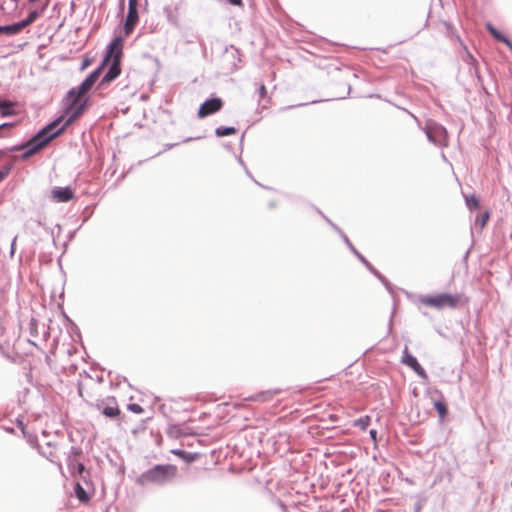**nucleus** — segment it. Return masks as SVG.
<instances>
[{"mask_svg": "<svg viewBox=\"0 0 512 512\" xmlns=\"http://www.w3.org/2000/svg\"><path fill=\"white\" fill-rule=\"evenodd\" d=\"M82 97H77L76 89H71L67 95V107L65 109V122L62 124L64 120V116H61L48 124L42 130H40L33 138H31L24 147L27 148V151L24 154V157H28L36 153L45 147L52 139L60 135L65 128L70 125L73 121H75L78 117H80L86 107V101H81Z\"/></svg>", "mask_w": 512, "mask_h": 512, "instance_id": "f257e3e1", "label": "nucleus"}, {"mask_svg": "<svg viewBox=\"0 0 512 512\" xmlns=\"http://www.w3.org/2000/svg\"><path fill=\"white\" fill-rule=\"evenodd\" d=\"M122 39L116 37L109 44L106 56L100 66L102 68L111 60L110 67L101 80V85L116 79L121 73Z\"/></svg>", "mask_w": 512, "mask_h": 512, "instance_id": "f03ea898", "label": "nucleus"}, {"mask_svg": "<svg viewBox=\"0 0 512 512\" xmlns=\"http://www.w3.org/2000/svg\"><path fill=\"white\" fill-rule=\"evenodd\" d=\"M461 301L460 295H452L449 293H439L436 295H421L419 302L427 307H433L438 310L444 308L455 309Z\"/></svg>", "mask_w": 512, "mask_h": 512, "instance_id": "7ed1b4c3", "label": "nucleus"}, {"mask_svg": "<svg viewBox=\"0 0 512 512\" xmlns=\"http://www.w3.org/2000/svg\"><path fill=\"white\" fill-rule=\"evenodd\" d=\"M81 456V451L72 447L67 458V466L72 477L86 479L88 477V472L85 470L84 464L81 462Z\"/></svg>", "mask_w": 512, "mask_h": 512, "instance_id": "20e7f679", "label": "nucleus"}, {"mask_svg": "<svg viewBox=\"0 0 512 512\" xmlns=\"http://www.w3.org/2000/svg\"><path fill=\"white\" fill-rule=\"evenodd\" d=\"M176 467L173 465H157L146 474V480H168L175 477Z\"/></svg>", "mask_w": 512, "mask_h": 512, "instance_id": "39448f33", "label": "nucleus"}, {"mask_svg": "<svg viewBox=\"0 0 512 512\" xmlns=\"http://www.w3.org/2000/svg\"><path fill=\"white\" fill-rule=\"evenodd\" d=\"M426 135H427V138L435 144H439V145L446 144L447 131L441 125H438L435 123L427 125Z\"/></svg>", "mask_w": 512, "mask_h": 512, "instance_id": "423d86ee", "label": "nucleus"}, {"mask_svg": "<svg viewBox=\"0 0 512 512\" xmlns=\"http://www.w3.org/2000/svg\"><path fill=\"white\" fill-rule=\"evenodd\" d=\"M223 101L220 98L207 99L198 110V117L205 118L221 110Z\"/></svg>", "mask_w": 512, "mask_h": 512, "instance_id": "0eeeda50", "label": "nucleus"}, {"mask_svg": "<svg viewBox=\"0 0 512 512\" xmlns=\"http://www.w3.org/2000/svg\"><path fill=\"white\" fill-rule=\"evenodd\" d=\"M102 73V66L90 73L86 79L76 89L77 97H82L88 90L95 84L100 74Z\"/></svg>", "mask_w": 512, "mask_h": 512, "instance_id": "6e6552de", "label": "nucleus"}, {"mask_svg": "<svg viewBox=\"0 0 512 512\" xmlns=\"http://www.w3.org/2000/svg\"><path fill=\"white\" fill-rule=\"evenodd\" d=\"M51 193L56 202H68L74 197V191L70 187H56Z\"/></svg>", "mask_w": 512, "mask_h": 512, "instance_id": "1a4fd4ad", "label": "nucleus"}, {"mask_svg": "<svg viewBox=\"0 0 512 512\" xmlns=\"http://www.w3.org/2000/svg\"><path fill=\"white\" fill-rule=\"evenodd\" d=\"M138 11L137 8H128V13L124 25V31L126 35H129L138 23Z\"/></svg>", "mask_w": 512, "mask_h": 512, "instance_id": "9d476101", "label": "nucleus"}, {"mask_svg": "<svg viewBox=\"0 0 512 512\" xmlns=\"http://www.w3.org/2000/svg\"><path fill=\"white\" fill-rule=\"evenodd\" d=\"M108 402L111 403L105 406L102 410V413L109 418H115L120 414V409L114 398L108 399Z\"/></svg>", "mask_w": 512, "mask_h": 512, "instance_id": "9b49d317", "label": "nucleus"}, {"mask_svg": "<svg viewBox=\"0 0 512 512\" xmlns=\"http://www.w3.org/2000/svg\"><path fill=\"white\" fill-rule=\"evenodd\" d=\"M486 28L496 40L505 43L512 51V42L507 37L500 33L492 24L488 23Z\"/></svg>", "mask_w": 512, "mask_h": 512, "instance_id": "f8f14e48", "label": "nucleus"}, {"mask_svg": "<svg viewBox=\"0 0 512 512\" xmlns=\"http://www.w3.org/2000/svg\"><path fill=\"white\" fill-rule=\"evenodd\" d=\"M38 17H39V12L37 10L31 11L24 20L16 23L18 31L20 32L27 26L34 23Z\"/></svg>", "mask_w": 512, "mask_h": 512, "instance_id": "ddd939ff", "label": "nucleus"}, {"mask_svg": "<svg viewBox=\"0 0 512 512\" xmlns=\"http://www.w3.org/2000/svg\"><path fill=\"white\" fill-rule=\"evenodd\" d=\"M402 363H404L405 365H407L408 367H410L411 369L414 367V366H417L419 363L417 361V359L411 355L408 351V348L406 347L403 351V356H402Z\"/></svg>", "mask_w": 512, "mask_h": 512, "instance_id": "4468645a", "label": "nucleus"}, {"mask_svg": "<svg viewBox=\"0 0 512 512\" xmlns=\"http://www.w3.org/2000/svg\"><path fill=\"white\" fill-rule=\"evenodd\" d=\"M74 491H75V494L77 496V498L81 501V502H88L90 497L88 495V493L86 492V490L80 485L79 482H76L75 484V487H74Z\"/></svg>", "mask_w": 512, "mask_h": 512, "instance_id": "2eb2a0df", "label": "nucleus"}, {"mask_svg": "<svg viewBox=\"0 0 512 512\" xmlns=\"http://www.w3.org/2000/svg\"><path fill=\"white\" fill-rule=\"evenodd\" d=\"M464 199L469 210L478 209L480 207L479 200L474 194L464 195Z\"/></svg>", "mask_w": 512, "mask_h": 512, "instance_id": "dca6fc26", "label": "nucleus"}, {"mask_svg": "<svg viewBox=\"0 0 512 512\" xmlns=\"http://www.w3.org/2000/svg\"><path fill=\"white\" fill-rule=\"evenodd\" d=\"M236 132H237L236 128H234V127H224V126L217 127L216 130H215V134L218 137H224V136L233 135Z\"/></svg>", "mask_w": 512, "mask_h": 512, "instance_id": "f3484780", "label": "nucleus"}, {"mask_svg": "<svg viewBox=\"0 0 512 512\" xmlns=\"http://www.w3.org/2000/svg\"><path fill=\"white\" fill-rule=\"evenodd\" d=\"M173 454L179 456L180 458L184 459L186 462H192L196 459V454L188 453L184 450L175 449L171 451Z\"/></svg>", "mask_w": 512, "mask_h": 512, "instance_id": "a211bd4d", "label": "nucleus"}, {"mask_svg": "<svg viewBox=\"0 0 512 512\" xmlns=\"http://www.w3.org/2000/svg\"><path fill=\"white\" fill-rule=\"evenodd\" d=\"M489 218H490V212L489 211H485L484 213H482L480 216H478L475 220V225L476 226H479L480 229H483L487 222L489 221Z\"/></svg>", "mask_w": 512, "mask_h": 512, "instance_id": "6ab92c4d", "label": "nucleus"}, {"mask_svg": "<svg viewBox=\"0 0 512 512\" xmlns=\"http://www.w3.org/2000/svg\"><path fill=\"white\" fill-rule=\"evenodd\" d=\"M275 393H276V391L275 392H272V391L260 392L257 395H255L254 397H252V400L266 402V401L271 400Z\"/></svg>", "mask_w": 512, "mask_h": 512, "instance_id": "aec40b11", "label": "nucleus"}, {"mask_svg": "<svg viewBox=\"0 0 512 512\" xmlns=\"http://www.w3.org/2000/svg\"><path fill=\"white\" fill-rule=\"evenodd\" d=\"M370 422H371L370 416L366 415L364 417L356 419L354 421V426L359 427L361 430L365 431L367 429V427L369 426Z\"/></svg>", "mask_w": 512, "mask_h": 512, "instance_id": "412c9836", "label": "nucleus"}, {"mask_svg": "<svg viewBox=\"0 0 512 512\" xmlns=\"http://www.w3.org/2000/svg\"><path fill=\"white\" fill-rule=\"evenodd\" d=\"M18 33L19 31L16 23L11 25L0 26V34L15 35Z\"/></svg>", "mask_w": 512, "mask_h": 512, "instance_id": "4be33fe9", "label": "nucleus"}, {"mask_svg": "<svg viewBox=\"0 0 512 512\" xmlns=\"http://www.w3.org/2000/svg\"><path fill=\"white\" fill-rule=\"evenodd\" d=\"M434 408L437 410L439 417L444 419L448 412L446 404L442 401H436L434 402Z\"/></svg>", "mask_w": 512, "mask_h": 512, "instance_id": "5701e85b", "label": "nucleus"}, {"mask_svg": "<svg viewBox=\"0 0 512 512\" xmlns=\"http://www.w3.org/2000/svg\"><path fill=\"white\" fill-rule=\"evenodd\" d=\"M0 113L2 116H9L13 113L12 104L7 101H0Z\"/></svg>", "mask_w": 512, "mask_h": 512, "instance_id": "b1692460", "label": "nucleus"}, {"mask_svg": "<svg viewBox=\"0 0 512 512\" xmlns=\"http://www.w3.org/2000/svg\"><path fill=\"white\" fill-rule=\"evenodd\" d=\"M412 370H413V371H414L418 376H420L422 379H425V380H426V379H428V375H427L426 371L424 370V368H423L420 364H418L417 366H414V367L412 368Z\"/></svg>", "mask_w": 512, "mask_h": 512, "instance_id": "393cba45", "label": "nucleus"}, {"mask_svg": "<svg viewBox=\"0 0 512 512\" xmlns=\"http://www.w3.org/2000/svg\"><path fill=\"white\" fill-rule=\"evenodd\" d=\"M412 370H413V371H414L418 376H420L422 379H425V380H426V379H428V375H427L426 371L424 370V368H423L420 364H418L417 366H414V367L412 368Z\"/></svg>", "mask_w": 512, "mask_h": 512, "instance_id": "a878e982", "label": "nucleus"}, {"mask_svg": "<svg viewBox=\"0 0 512 512\" xmlns=\"http://www.w3.org/2000/svg\"><path fill=\"white\" fill-rule=\"evenodd\" d=\"M12 165H6L0 169V183L9 175Z\"/></svg>", "mask_w": 512, "mask_h": 512, "instance_id": "bb28decb", "label": "nucleus"}, {"mask_svg": "<svg viewBox=\"0 0 512 512\" xmlns=\"http://www.w3.org/2000/svg\"><path fill=\"white\" fill-rule=\"evenodd\" d=\"M128 409L136 414H142L144 412L143 407L137 403H130Z\"/></svg>", "mask_w": 512, "mask_h": 512, "instance_id": "cd10ccee", "label": "nucleus"}, {"mask_svg": "<svg viewBox=\"0 0 512 512\" xmlns=\"http://www.w3.org/2000/svg\"><path fill=\"white\" fill-rule=\"evenodd\" d=\"M43 454L46 455L52 462H55L56 459L58 458V456H57V449L55 450V452H52V451L45 452V451H43Z\"/></svg>", "mask_w": 512, "mask_h": 512, "instance_id": "c85d7f7f", "label": "nucleus"}, {"mask_svg": "<svg viewBox=\"0 0 512 512\" xmlns=\"http://www.w3.org/2000/svg\"><path fill=\"white\" fill-rule=\"evenodd\" d=\"M258 94H259V98L260 99H263L266 97L267 95V90H266V87L264 84H261L259 89H258Z\"/></svg>", "mask_w": 512, "mask_h": 512, "instance_id": "c756f323", "label": "nucleus"}, {"mask_svg": "<svg viewBox=\"0 0 512 512\" xmlns=\"http://www.w3.org/2000/svg\"><path fill=\"white\" fill-rule=\"evenodd\" d=\"M346 242H347V244L349 245V247H350V248L355 252V254H357V256L359 257V259H360L362 262H364L365 264H368V263H367V261L365 260V258H364L362 255H360L359 253H357V251L355 250V248L352 246V244L349 242V240H348V239H346Z\"/></svg>", "mask_w": 512, "mask_h": 512, "instance_id": "7c9ffc66", "label": "nucleus"}, {"mask_svg": "<svg viewBox=\"0 0 512 512\" xmlns=\"http://www.w3.org/2000/svg\"><path fill=\"white\" fill-rule=\"evenodd\" d=\"M179 431H180L179 427H177V426H172V427H170V428H169L168 433H169L170 435H172V436H178V435H179Z\"/></svg>", "mask_w": 512, "mask_h": 512, "instance_id": "2f4dec72", "label": "nucleus"}, {"mask_svg": "<svg viewBox=\"0 0 512 512\" xmlns=\"http://www.w3.org/2000/svg\"><path fill=\"white\" fill-rule=\"evenodd\" d=\"M16 240H17V236H15V237L13 238L12 243H11V251H10L11 255H13V254H14Z\"/></svg>", "mask_w": 512, "mask_h": 512, "instance_id": "473e14b6", "label": "nucleus"}, {"mask_svg": "<svg viewBox=\"0 0 512 512\" xmlns=\"http://www.w3.org/2000/svg\"><path fill=\"white\" fill-rule=\"evenodd\" d=\"M230 4L232 5H235V6H241L242 5V0H227Z\"/></svg>", "mask_w": 512, "mask_h": 512, "instance_id": "72a5a7b5", "label": "nucleus"}, {"mask_svg": "<svg viewBox=\"0 0 512 512\" xmlns=\"http://www.w3.org/2000/svg\"><path fill=\"white\" fill-rule=\"evenodd\" d=\"M128 8H137V0H129Z\"/></svg>", "mask_w": 512, "mask_h": 512, "instance_id": "f704fd0d", "label": "nucleus"}, {"mask_svg": "<svg viewBox=\"0 0 512 512\" xmlns=\"http://www.w3.org/2000/svg\"><path fill=\"white\" fill-rule=\"evenodd\" d=\"M369 434H370V437L373 439V441L376 442L377 431L372 429V430H370Z\"/></svg>", "mask_w": 512, "mask_h": 512, "instance_id": "c9c22d12", "label": "nucleus"}, {"mask_svg": "<svg viewBox=\"0 0 512 512\" xmlns=\"http://www.w3.org/2000/svg\"><path fill=\"white\" fill-rule=\"evenodd\" d=\"M8 126H10V124H8V123H3V124H1V125H0V130H1V129H3V128H5V127H8Z\"/></svg>", "mask_w": 512, "mask_h": 512, "instance_id": "e433bc0d", "label": "nucleus"}, {"mask_svg": "<svg viewBox=\"0 0 512 512\" xmlns=\"http://www.w3.org/2000/svg\"><path fill=\"white\" fill-rule=\"evenodd\" d=\"M88 64H89L88 60H85V61L83 62L82 68L87 67V66H88Z\"/></svg>", "mask_w": 512, "mask_h": 512, "instance_id": "4c0bfd02", "label": "nucleus"}, {"mask_svg": "<svg viewBox=\"0 0 512 512\" xmlns=\"http://www.w3.org/2000/svg\"><path fill=\"white\" fill-rule=\"evenodd\" d=\"M199 138H200V137H195V138H187V139H185V140H184V142H189V141H191V140H193V139H199Z\"/></svg>", "mask_w": 512, "mask_h": 512, "instance_id": "58836bf2", "label": "nucleus"}, {"mask_svg": "<svg viewBox=\"0 0 512 512\" xmlns=\"http://www.w3.org/2000/svg\"><path fill=\"white\" fill-rule=\"evenodd\" d=\"M121 1L123 2L124 0H121Z\"/></svg>", "mask_w": 512, "mask_h": 512, "instance_id": "ea45409f", "label": "nucleus"}]
</instances>
